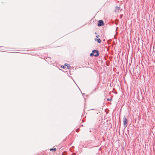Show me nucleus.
Wrapping results in <instances>:
<instances>
[{"mask_svg":"<svg viewBox=\"0 0 155 155\" xmlns=\"http://www.w3.org/2000/svg\"><path fill=\"white\" fill-rule=\"evenodd\" d=\"M120 9V7L118 6L116 7L115 9V12L116 13L118 12Z\"/></svg>","mask_w":155,"mask_h":155,"instance_id":"20e7f679","label":"nucleus"},{"mask_svg":"<svg viewBox=\"0 0 155 155\" xmlns=\"http://www.w3.org/2000/svg\"><path fill=\"white\" fill-rule=\"evenodd\" d=\"M99 55V51L97 50H94L92 51V53L90 54V56H94L95 57H97Z\"/></svg>","mask_w":155,"mask_h":155,"instance_id":"f257e3e1","label":"nucleus"},{"mask_svg":"<svg viewBox=\"0 0 155 155\" xmlns=\"http://www.w3.org/2000/svg\"><path fill=\"white\" fill-rule=\"evenodd\" d=\"M50 150H53L55 151L56 150V149L55 148H51V149H50Z\"/></svg>","mask_w":155,"mask_h":155,"instance_id":"0eeeda50","label":"nucleus"},{"mask_svg":"<svg viewBox=\"0 0 155 155\" xmlns=\"http://www.w3.org/2000/svg\"><path fill=\"white\" fill-rule=\"evenodd\" d=\"M94 54H96V53H94Z\"/></svg>","mask_w":155,"mask_h":155,"instance_id":"9d476101","label":"nucleus"},{"mask_svg":"<svg viewBox=\"0 0 155 155\" xmlns=\"http://www.w3.org/2000/svg\"><path fill=\"white\" fill-rule=\"evenodd\" d=\"M104 25V22L102 20H100L98 21V23L97 24V25L98 26H101Z\"/></svg>","mask_w":155,"mask_h":155,"instance_id":"7ed1b4c3","label":"nucleus"},{"mask_svg":"<svg viewBox=\"0 0 155 155\" xmlns=\"http://www.w3.org/2000/svg\"><path fill=\"white\" fill-rule=\"evenodd\" d=\"M95 41H97V42L99 43H100L101 42V40L100 38H98V39L95 38Z\"/></svg>","mask_w":155,"mask_h":155,"instance_id":"423d86ee","label":"nucleus"},{"mask_svg":"<svg viewBox=\"0 0 155 155\" xmlns=\"http://www.w3.org/2000/svg\"><path fill=\"white\" fill-rule=\"evenodd\" d=\"M62 68H64V66H63V67H62Z\"/></svg>","mask_w":155,"mask_h":155,"instance_id":"1a4fd4ad","label":"nucleus"},{"mask_svg":"<svg viewBox=\"0 0 155 155\" xmlns=\"http://www.w3.org/2000/svg\"><path fill=\"white\" fill-rule=\"evenodd\" d=\"M64 65H65V66L67 67L68 69H69L70 68V65L68 64H67V63L65 64H64Z\"/></svg>","mask_w":155,"mask_h":155,"instance_id":"39448f33","label":"nucleus"},{"mask_svg":"<svg viewBox=\"0 0 155 155\" xmlns=\"http://www.w3.org/2000/svg\"><path fill=\"white\" fill-rule=\"evenodd\" d=\"M123 124L124 126L126 127L127 126V120L124 116L123 118Z\"/></svg>","mask_w":155,"mask_h":155,"instance_id":"f03ea898","label":"nucleus"},{"mask_svg":"<svg viewBox=\"0 0 155 155\" xmlns=\"http://www.w3.org/2000/svg\"><path fill=\"white\" fill-rule=\"evenodd\" d=\"M100 37V36H99V35H96V37L97 38H98V37Z\"/></svg>","mask_w":155,"mask_h":155,"instance_id":"6e6552de","label":"nucleus"}]
</instances>
